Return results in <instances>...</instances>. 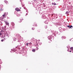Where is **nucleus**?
<instances>
[{"label": "nucleus", "instance_id": "40", "mask_svg": "<svg viewBox=\"0 0 73 73\" xmlns=\"http://www.w3.org/2000/svg\"><path fill=\"white\" fill-rule=\"evenodd\" d=\"M1 41H2V42H3V41H4V39H2L1 40Z\"/></svg>", "mask_w": 73, "mask_h": 73}, {"label": "nucleus", "instance_id": "30", "mask_svg": "<svg viewBox=\"0 0 73 73\" xmlns=\"http://www.w3.org/2000/svg\"><path fill=\"white\" fill-rule=\"evenodd\" d=\"M47 27H47V25L45 26V29H46L47 28Z\"/></svg>", "mask_w": 73, "mask_h": 73}, {"label": "nucleus", "instance_id": "33", "mask_svg": "<svg viewBox=\"0 0 73 73\" xmlns=\"http://www.w3.org/2000/svg\"><path fill=\"white\" fill-rule=\"evenodd\" d=\"M28 3L29 4H32V2H29Z\"/></svg>", "mask_w": 73, "mask_h": 73}, {"label": "nucleus", "instance_id": "3", "mask_svg": "<svg viewBox=\"0 0 73 73\" xmlns=\"http://www.w3.org/2000/svg\"><path fill=\"white\" fill-rule=\"evenodd\" d=\"M48 39H49L50 40L52 41V40H53L54 38H53V36H52V35H51V36H49L48 37Z\"/></svg>", "mask_w": 73, "mask_h": 73}, {"label": "nucleus", "instance_id": "45", "mask_svg": "<svg viewBox=\"0 0 73 73\" xmlns=\"http://www.w3.org/2000/svg\"><path fill=\"white\" fill-rule=\"evenodd\" d=\"M38 32H40V30H38Z\"/></svg>", "mask_w": 73, "mask_h": 73}, {"label": "nucleus", "instance_id": "56", "mask_svg": "<svg viewBox=\"0 0 73 73\" xmlns=\"http://www.w3.org/2000/svg\"><path fill=\"white\" fill-rule=\"evenodd\" d=\"M42 2L43 1L42 0Z\"/></svg>", "mask_w": 73, "mask_h": 73}, {"label": "nucleus", "instance_id": "13", "mask_svg": "<svg viewBox=\"0 0 73 73\" xmlns=\"http://www.w3.org/2000/svg\"><path fill=\"white\" fill-rule=\"evenodd\" d=\"M44 23H45V24H48V21H45L44 22Z\"/></svg>", "mask_w": 73, "mask_h": 73}, {"label": "nucleus", "instance_id": "21", "mask_svg": "<svg viewBox=\"0 0 73 73\" xmlns=\"http://www.w3.org/2000/svg\"><path fill=\"white\" fill-rule=\"evenodd\" d=\"M3 18L4 17V18H5V17H6V16H5V15L4 14V15H3Z\"/></svg>", "mask_w": 73, "mask_h": 73}, {"label": "nucleus", "instance_id": "5", "mask_svg": "<svg viewBox=\"0 0 73 73\" xmlns=\"http://www.w3.org/2000/svg\"><path fill=\"white\" fill-rule=\"evenodd\" d=\"M53 35L55 36V37H56L57 36V35L58 33V32L54 31L53 32Z\"/></svg>", "mask_w": 73, "mask_h": 73}, {"label": "nucleus", "instance_id": "26", "mask_svg": "<svg viewBox=\"0 0 73 73\" xmlns=\"http://www.w3.org/2000/svg\"><path fill=\"white\" fill-rule=\"evenodd\" d=\"M13 39H14V41H15L16 40V38H13Z\"/></svg>", "mask_w": 73, "mask_h": 73}, {"label": "nucleus", "instance_id": "8", "mask_svg": "<svg viewBox=\"0 0 73 73\" xmlns=\"http://www.w3.org/2000/svg\"><path fill=\"white\" fill-rule=\"evenodd\" d=\"M59 29L60 32H62V31H63V29H62L60 27L59 28Z\"/></svg>", "mask_w": 73, "mask_h": 73}, {"label": "nucleus", "instance_id": "36", "mask_svg": "<svg viewBox=\"0 0 73 73\" xmlns=\"http://www.w3.org/2000/svg\"><path fill=\"white\" fill-rule=\"evenodd\" d=\"M70 46H67V48H68V49H69V48H70Z\"/></svg>", "mask_w": 73, "mask_h": 73}, {"label": "nucleus", "instance_id": "11", "mask_svg": "<svg viewBox=\"0 0 73 73\" xmlns=\"http://www.w3.org/2000/svg\"><path fill=\"white\" fill-rule=\"evenodd\" d=\"M16 49L12 50L11 52V53H13L14 52H16Z\"/></svg>", "mask_w": 73, "mask_h": 73}, {"label": "nucleus", "instance_id": "22", "mask_svg": "<svg viewBox=\"0 0 73 73\" xmlns=\"http://www.w3.org/2000/svg\"><path fill=\"white\" fill-rule=\"evenodd\" d=\"M32 51L33 52H35L36 51V50L35 49H33Z\"/></svg>", "mask_w": 73, "mask_h": 73}, {"label": "nucleus", "instance_id": "51", "mask_svg": "<svg viewBox=\"0 0 73 73\" xmlns=\"http://www.w3.org/2000/svg\"><path fill=\"white\" fill-rule=\"evenodd\" d=\"M57 17H56V19H57Z\"/></svg>", "mask_w": 73, "mask_h": 73}, {"label": "nucleus", "instance_id": "52", "mask_svg": "<svg viewBox=\"0 0 73 73\" xmlns=\"http://www.w3.org/2000/svg\"><path fill=\"white\" fill-rule=\"evenodd\" d=\"M65 29H64V30H63L64 31H65Z\"/></svg>", "mask_w": 73, "mask_h": 73}, {"label": "nucleus", "instance_id": "48", "mask_svg": "<svg viewBox=\"0 0 73 73\" xmlns=\"http://www.w3.org/2000/svg\"><path fill=\"white\" fill-rule=\"evenodd\" d=\"M19 22V23H21V21H20Z\"/></svg>", "mask_w": 73, "mask_h": 73}, {"label": "nucleus", "instance_id": "10", "mask_svg": "<svg viewBox=\"0 0 73 73\" xmlns=\"http://www.w3.org/2000/svg\"><path fill=\"white\" fill-rule=\"evenodd\" d=\"M67 27H69V29H70V28H72V27L73 28V27L72 25H71L70 26V25L68 26H67Z\"/></svg>", "mask_w": 73, "mask_h": 73}, {"label": "nucleus", "instance_id": "54", "mask_svg": "<svg viewBox=\"0 0 73 73\" xmlns=\"http://www.w3.org/2000/svg\"><path fill=\"white\" fill-rule=\"evenodd\" d=\"M23 0H20V1H22Z\"/></svg>", "mask_w": 73, "mask_h": 73}, {"label": "nucleus", "instance_id": "57", "mask_svg": "<svg viewBox=\"0 0 73 73\" xmlns=\"http://www.w3.org/2000/svg\"><path fill=\"white\" fill-rule=\"evenodd\" d=\"M21 9V7L20 8V9Z\"/></svg>", "mask_w": 73, "mask_h": 73}, {"label": "nucleus", "instance_id": "16", "mask_svg": "<svg viewBox=\"0 0 73 73\" xmlns=\"http://www.w3.org/2000/svg\"><path fill=\"white\" fill-rule=\"evenodd\" d=\"M3 19H4V18L2 16L1 17V19H0L2 21V20H3Z\"/></svg>", "mask_w": 73, "mask_h": 73}, {"label": "nucleus", "instance_id": "35", "mask_svg": "<svg viewBox=\"0 0 73 73\" xmlns=\"http://www.w3.org/2000/svg\"><path fill=\"white\" fill-rule=\"evenodd\" d=\"M70 41H73V38H72V39H70Z\"/></svg>", "mask_w": 73, "mask_h": 73}, {"label": "nucleus", "instance_id": "24", "mask_svg": "<svg viewBox=\"0 0 73 73\" xmlns=\"http://www.w3.org/2000/svg\"><path fill=\"white\" fill-rule=\"evenodd\" d=\"M28 43H29V46L30 45H32V43L31 42H30Z\"/></svg>", "mask_w": 73, "mask_h": 73}, {"label": "nucleus", "instance_id": "53", "mask_svg": "<svg viewBox=\"0 0 73 73\" xmlns=\"http://www.w3.org/2000/svg\"><path fill=\"white\" fill-rule=\"evenodd\" d=\"M71 51H71V50L70 51V52H71Z\"/></svg>", "mask_w": 73, "mask_h": 73}, {"label": "nucleus", "instance_id": "12", "mask_svg": "<svg viewBox=\"0 0 73 73\" xmlns=\"http://www.w3.org/2000/svg\"><path fill=\"white\" fill-rule=\"evenodd\" d=\"M15 10L17 11H20V9H19V8H16Z\"/></svg>", "mask_w": 73, "mask_h": 73}, {"label": "nucleus", "instance_id": "2", "mask_svg": "<svg viewBox=\"0 0 73 73\" xmlns=\"http://www.w3.org/2000/svg\"><path fill=\"white\" fill-rule=\"evenodd\" d=\"M4 34V36H7L8 37V32L6 31L1 30L0 33V36H1L3 35V34Z\"/></svg>", "mask_w": 73, "mask_h": 73}, {"label": "nucleus", "instance_id": "46", "mask_svg": "<svg viewBox=\"0 0 73 73\" xmlns=\"http://www.w3.org/2000/svg\"><path fill=\"white\" fill-rule=\"evenodd\" d=\"M52 5H54V3H52Z\"/></svg>", "mask_w": 73, "mask_h": 73}, {"label": "nucleus", "instance_id": "20", "mask_svg": "<svg viewBox=\"0 0 73 73\" xmlns=\"http://www.w3.org/2000/svg\"><path fill=\"white\" fill-rule=\"evenodd\" d=\"M2 30H3L4 31H5L6 29H4V28L2 27Z\"/></svg>", "mask_w": 73, "mask_h": 73}, {"label": "nucleus", "instance_id": "38", "mask_svg": "<svg viewBox=\"0 0 73 73\" xmlns=\"http://www.w3.org/2000/svg\"><path fill=\"white\" fill-rule=\"evenodd\" d=\"M36 50H37L38 49V47H36Z\"/></svg>", "mask_w": 73, "mask_h": 73}, {"label": "nucleus", "instance_id": "42", "mask_svg": "<svg viewBox=\"0 0 73 73\" xmlns=\"http://www.w3.org/2000/svg\"><path fill=\"white\" fill-rule=\"evenodd\" d=\"M19 54H21V52H19Z\"/></svg>", "mask_w": 73, "mask_h": 73}, {"label": "nucleus", "instance_id": "43", "mask_svg": "<svg viewBox=\"0 0 73 73\" xmlns=\"http://www.w3.org/2000/svg\"><path fill=\"white\" fill-rule=\"evenodd\" d=\"M56 5V3H55L54 4V5Z\"/></svg>", "mask_w": 73, "mask_h": 73}, {"label": "nucleus", "instance_id": "59", "mask_svg": "<svg viewBox=\"0 0 73 73\" xmlns=\"http://www.w3.org/2000/svg\"><path fill=\"white\" fill-rule=\"evenodd\" d=\"M0 19H1V18H0Z\"/></svg>", "mask_w": 73, "mask_h": 73}, {"label": "nucleus", "instance_id": "14", "mask_svg": "<svg viewBox=\"0 0 73 73\" xmlns=\"http://www.w3.org/2000/svg\"><path fill=\"white\" fill-rule=\"evenodd\" d=\"M4 2L5 3H6V4H8V3L7 1H6V0L4 1Z\"/></svg>", "mask_w": 73, "mask_h": 73}, {"label": "nucleus", "instance_id": "1", "mask_svg": "<svg viewBox=\"0 0 73 73\" xmlns=\"http://www.w3.org/2000/svg\"><path fill=\"white\" fill-rule=\"evenodd\" d=\"M15 35L16 37H17V38H18V42H21L22 40H23V38H22L21 37V36H20V35L19 34H17V33H15Z\"/></svg>", "mask_w": 73, "mask_h": 73}, {"label": "nucleus", "instance_id": "9", "mask_svg": "<svg viewBox=\"0 0 73 73\" xmlns=\"http://www.w3.org/2000/svg\"><path fill=\"white\" fill-rule=\"evenodd\" d=\"M42 19H45L46 18V17H45V15L43 14L42 15Z\"/></svg>", "mask_w": 73, "mask_h": 73}, {"label": "nucleus", "instance_id": "19", "mask_svg": "<svg viewBox=\"0 0 73 73\" xmlns=\"http://www.w3.org/2000/svg\"><path fill=\"white\" fill-rule=\"evenodd\" d=\"M5 23L6 25H8V24H9V23L6 21H5Z\"/></svg>", "mask_w": 73, "mask_h": 73}, {"label": "nucleus", "instance_id": "39", "mask_svg": "<svg viewBox=\"0 0 73 73\" xmlns=\"http://www.w3.org/2000/svg\"><path fill=\"white\" fill-rule=\"evenodd\" d=\"M22 51H24V48H23V49H22Z\"/></svg>", "mask_w": 73, "mask_h": 73}, {"label": "nucleus", "instance_id": "47", "mask_svg": "<svg viewBox=\"0 0 73 73\" xmlns=\"http://www.w3.org/2000/svg\"><path fill=\"white\" fill-rule=\"evenodd\" d=\"M26 12H27V13H28V11H27V10H26Z\"/></svg>", "mask_w": 73, "mask_h": 73}, {"label": "nucleus", "instance_id": "31", "mask_svg": "<svg viewBox=\"0 0 73 73\" xmlns=\"http://www.w3.org/2000/svg\"><path fill=\"white\" fill-rule=\"evenodd\" d=\"M41 11H39V13L40 15L42 14V13H41Z\"/></svg>", "mask_w": 73, "mask_h": 73}, {"label": "nucleus", "instance_id": "17", "mask_svg": "<svg viewBox=\"0 0 73 73\" xmlns=\"http://www.w3.org/2000/svg\"><path fill=\"white\" fill-rule=\"evenodd\" d=\"M62 38H64V39H65V38H66V37L64 36H62Z\"/></svg>", "mask_w": 73, "mask_h": 73}, {"label": "nucleus", "instance_id": "18", "mask_svg": "<svg viewBox=\"0 0 73 73\" xmlns=\"http://www.w3.org/2000/svg\"><path fill=\"white\" fill-rule=\"evenodd\" d=\"M4 14L5 15H6V16H7V15H8V12H5L4 13Z\"/></svg>", "mask_w": 73, "mask_h": 73}, {"label": "nucleus", "instance_id": "28", "mask_svg": "<svg viewBox=\"0 0 73 73\" xmlns=\"http://www.w3.org/2000/svg\"><path fill=\"white\" fill-rule=\"evenodd\" d=\"M26 45L27 46H29V44L28 43H26Z\"/></svg>", "mask_w": 73, "mask_h": 73}, {"label": "nucleus", "instance_id": "32", "mask_svg": "<svg viewBox=\"0 0 73 73\" xmlns=\"http://www.w3.org/2000/svg\"><path fill=\"white\" fill-rule=\"evenodd\" d=\"M68 13H69V12L67 11H66V12L65 14H68Z\"/></svg>", "mask_w": 73, "mask_h": 73}, {"label": "nucleus", "instance_id": "29", "mask_svg": "<svg viewBox=\"0 0 73 73\" xmlns=\"http://www.w3.org/2000/svg\"><path fill=\"white\" fill-rule=\"evenodd\" d=\"M33 26L34 27H37V25H33Z\"/></svg>", "mask_w": 73, "mask_h": 73}, {"label": "nucleus", "instance_id": "50", "mask_svg": "<svg viewBox=\"0 0 73 73\" xmlns=\"http://www.w3.org/2000/svg\"><path fill=\"white\" fill-rule=\"evenodd\" d=\"M43 7H45V5L43 6Z\"/></svg>", "mask_w": 73, "mask_h": 73}, {"label": "nucleus", "instance_id": "27", "mask_svg": "<svg viewBox=\"0 0 73 73\" xmlns=\"http://www.w3.org/2000/svg\"><path fill=\"white\" fill-rule=\"evenodd\" d=\"M38 43L40 45H41V44H42V43L41 42H38Z\"/></svg>", "mask_w": 73, "mask_h": 73}, {"label": "nucleus", "instance_id": "23", "mask_svg": "<svg viewBox=\"0 0 73 73\" xmlns=\"http://www.w3.org/2000/svg\"><path fill=\"white\" fill-rule=\"evenodd\" d=\"M17 16H18V17H20V15L17 14Z\"/></svg>", "mask_w": 73, "mask_h": 73}, {"label": "nucleus", "instance_id": "4", "mask_svg": "<svg viewBox=\"0 0 73 73\" xmlns=\"http://www.w3.org/2000/svg\"><path fill=\"white\" fill-rule=\"evenodd\" d=\"M31 3L33 5V7H36V5H37V1H36L35 2H34L33 3L32 1H31Z\"/></svg>", "mask_w": 73, "mask_h": 73}, {"label": "nucleus", "instance_id": "44", "mask_svg": "<svg viewBox=\"0 0 73 73\" xmlns=\"http://www.w3.org/2000/svg\"><path fill=\"white\" fill-rule=\"evenodd\" d=\"M67 51H68V52H70V51H69V50H67Z\"/></svg>", "mask_w": 73, "mask_h": 73}, {"label": "nucleus", "instance_id": "6", "mask_svg": "<svg viewBox=\"0 0 73 73\" xmlns=\"http://www.w3.org/2000/svg\"><path fill=\"white\" fill-rule=\"evenodd\" d=\"M36 10H37V9L38 10H39V11H40V10H41V7H40V6H39L38 5H37L36 6Z\"/></svg>", "mask_w": 73, "mask_h": 73}, {"label": "nucleus", "instance_id": "25", "mask_svg": "<svg viewBox=\"0 0 73 73\" xmlns=\"http://www.w3.org/2000/svg\"><path fill=\"white\" fill-rule=\"evenodd\" d=\"M21 4L22 5V7H24V5H25L24 4H23L22 2H21Z\"/></svg>", "mask_w": 73, "mask_h": 73}, {"label": "nucleus", "instance_id": "7", "mask_svg": "<svg viewBox=\"0 0 73 73\" xmlns=\"http://www.w3.org/2000/svg\"><path fill=\"white\" fill-rule=\"evenodd\" d=\"M11 25L12 26V27H12H12H10L11 29H13L14 28V27H13V26H14V25H15V23L13 22H11Z\"/></svg>", "mask_w": 73, "mask_h": 73}, {"label": "nucleus", "instance_id": "15", "mask_svg": "<svg viewBox=\"0 0 73 73\" xmlns=\"http://www.w3.org/2000/svg\"><path fill=\"white\" fill-rule=\"evenodd\" d=\"M70 49L71 50V52L72 53H73V47H71L70 48Z\"/></svg>", "mask_w": 73, "mask_h": 73}, {"label": "nucleus", "instance_id": "58", "mask_svg": "<svg viewBox=\"0 0 73 73\" xmlns=\"http://www.w3.org/2000/svg\"><path fill=\"white\" fill-rule=\"evenodd\" d=\"M41 1H42V0H41Z\"/></svg>", "mask_w": 73, "mask_h": 73}, {"label": "nucleus", "instance_id": "37", "mask_svg": "<svg viewBox=\"0 0 73 73\" xmlns=\"http://www.w3.org/2000/svg\"><path fill=\"white\" fill-rule=\"evenodd\" d=\"M20 45H23V43L22 42L20 43Z\"/></svg>", "mask_w": 73, "mask_h": 73}, {"label": "nucleus", "instance_id": "49", "mask_svg": "<svg viewBox=\"0 0 73 73\" xmlns=\"http://www.w3.org/2000/svg\"><path fill=\"white\" fill-rule=\"evenodd\" d=\"M38 41H40V40H38Z\"/></svg>", "mask_w": 73, "mask_h": 73}, {"label": "nucleus", "instance_id": "55", "mask_svg": "<svg viewBox=\"0 0 73 73\" xmlns=\"http://www.w3.org/2000/svg\"><path fill=\"white\" fill-rule=\"evenodd\" d=\"M17 47H16V48H17Z\"/></svg>", "mask_w": 73, "mask_h": 73}, {"label": "nucleus", "instance_id": "41", "mask_svg": "<svg viewBox=\"0 0 73 73\" xmlns=\"http://www.w3.org/2000/svg\"><path fill=\"white\" fill-rule=\"evenodd\" d=\"M28 15V13H26V15H25V16H27Z\"/></svg>", "mask_w": 73, "mask_h": 73}, {"label": "nucleus", "instance_id": "34", "mask_svg": "<svg viewBox=\"0 0 73 73\" xmlns=\"http://www.w3.org/2000/svg\"><path fill=\"white\" fill-rule=\"evenodd\" d=\"M35 28H32V30H35Z\"/></svg>", "mask_w": 73, "mask_h": 73}]
</instances>
